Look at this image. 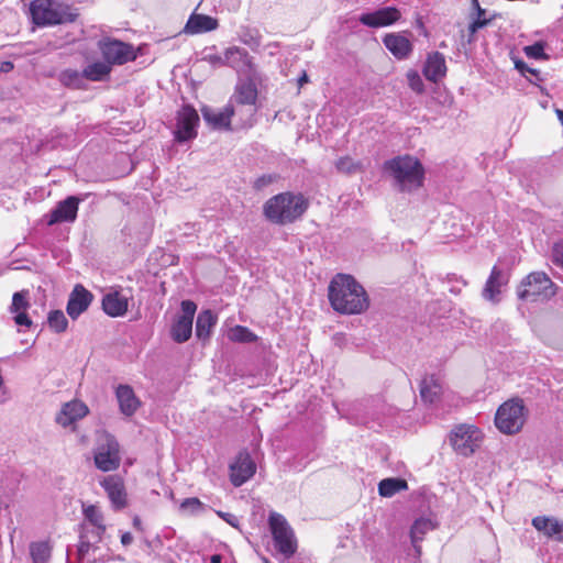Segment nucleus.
Wrapping results in <instances>:
<instances>
[{
	"label": "nucleus",
	"instance_id": "1",
	"mask_svg": "<svg viewBox=\"0 0 563 563\" xmlns=\"http://www.w3.org/2000/svg\"><path fill=\"white\" fill-rule=\"evenodd\" d=\"M85 521L81 525L76 561L67 554L66 563H103L109 548L101 545L106 532L104 518L97 506L84 508Z\"/></svg>",
	"mask_w": 563,
	"mask_h": 563
},
{
	"label": "nucleus",
	"instance_id": "2",
	"mask_svg": "<svg viewBox=\"0 0 563 563\" xmlns=\"http://www.w3.org/2000/svg\"><path fill=\"white\" fill-rule=\"evenodd\" d=\"M331 307L342 314H358L369 306L364 287L347 274H336L328 287Z\"/></svg>",
	"mask_w": 563,
	"mask_h": 563
},
{
	"label": "nucleus",
	"instance_id": "3",
	"mask_svg": "<svg viewBox=\"0 0 563 563\" xmlns=\"http://www.w3.org/2000/svg\"><path fill=\"white\" fill-rule=\"evenodd\" d=\"M383 169L399 191L411 192L423 185L424 168L421 162L411 155L388 159L384 163Z\"/></svg>",
	"mask_w": 563,
	"mask_h": 563
},
{
	"label": "nucleus",
	"instance_id": "4",
	"mask_svg": "<svg viewBox=\"0 0 563 563\" xmlns=\"http://www.w3.org/2000/svg\"><path fill=\"white\" fill-rule=\"evenodd\" d=\"M309 207L302 194L282 192L269 198L263 207L265 218L278 225L294 223L300 219Z\"/></svg>",
	"mask_w": 563,
	"mask_h": 563
},
{
	"label": "nucleus",
	"instance_id": "5",
	"mask_svg": "<svg viewBox=\"0 0 563 563\" xmlns=\"http://www.w3.org/2000/svg\"><path fill=\"white\" fill-rule=\"evenodd\" d=\"M554 284L543 272H532L526 276L517 289L520 300L536 302L553 296Z\"/></svg>",
	"mask_w": 563,
	"mask_h": 563
},
{
	"label": "nucleus",
	"instance_id": "6",
	"mask_svg": "<svg viewBox=\"0 0 563 563\" xmlns=\"http://www.w3.org/2000/svg\"><path fill=\"white\" fill-rule=\"evenodd\" d=\"M269 529L273 536L275 549L284 556L290 559L297 551V540L294 530L285 517L272 512L268 518Z\"/></svg>",
	"mask_w": 563,
	"mask_h": 563
},
{
	"label": "nucleus",
	"instance_id": "7",
	"mask_svg": "<svg viewBox=\"0 0 563 563\" xmlns=\"http://www.w3.org/2000/svg\"><path fill=\"white\" fill-rule=\"evenodd\" d=\"M525 406L522 400L512 399L503 404L495 417L496 427L506 434L520 431L525 423Z\"/></svg>",
	"mask_w": 563,
	"mask_h": 563
},
{
	"label": "nucleus",
	"instance_id": "8",
	"mask_svg": "<svg viewBox=\"0 0 563 563\" xmlns=\"http://www.w3.org/2000/svg\"><path fill=\"white\" fill-rule=\"evenodd\" d=\"M483 440L482 431L474 424H459L450 434L453 450L463 456L472 455L479 448Z\"/></svg>",
	"mask_w": 563,
	"mask_h": 563
},
{
	"label": "nucleus",
	"instance_id": "9",
	"mask_svg": "<svg viewBox=\"0 0 563 563\" xmlns=\"http://www.w3.org/2000/svg\"><path fill=\"white\" fill-rule=\"evenodd\" d=\"M93 460L96 467L102 472L115 471L120 466V445L113 435L104 433L99 438Z\"/></svg>",
	"mask_w": 563,
	"mask_h": 563
},
{
	"label": "nucleus",
	"instance_id": "10",
	"mask_svg": "<svg viewBox=\"0 0 563 563\" xmlns=\"http://www.w3.org/2000/svg\"><path fill=\"white\" fill-rule=\"evenodd\" d=\"M29 11L32 22L37 26L56 25L67 21L65 11L54 0H33Z\"/></svg>",
	"mask_w": 563,
	"mask_h": 563
},
{
	"label": "nucleus",
	"instance_id": "11",
	"mask_svg": "<svg viewBox=\"0 0 563 563\" xmlns=\"http://www.w3.org/2000/svg\"><path fill=\"white\" fill-rule=\"evenodd\" d=\"M97 46L103 60H106L111 67L113 65L126 64L137 57L133 45L120 40L103 37L98 41Z\"/></svg>",
	"mask_w": 563,
	"mask_h": 563
},
{
	"label": "nucleus",
	"instance_id": "12",
	"mask_svg": "<svg viewBox=\"0 0 563 563\" xmlns=\"http://www.w3.org/2000/svg\"><path fill=\"white\" fill-rule=\"evenodd\" d=\"M180 307L181 314L175 320L170 329V336L176 343H185L190 339L197 310V305L191 300H183Z\"/></svg>",
	"mask_w": 563,
	"mask_h": 563
},
{
	"label": "nucleus",
	"instance_id": "13",
	"mask_svg": "<svg viewBox=\"0 0 563 563\" xmlns=\"http://www.w3.org/2000/svg\"><path fill=\"white\" fill-rule=\"evenodd\" d=\"M199 115L194 107L186 104L177 113L175 140L179 143L192 140L197 136Z\"/></svg>",
	"mask_w": 563,
	"mask_h": 563
},
{
	"label": "nucleus",
	"instance_id": "14",
	"mask_svg": "<svg viewBox=\"0 0 563 563\" xmlns=\"http://www.w3.org/2000/svg\"><path fill=\"white\" fill-rule=\"evenodd\" d=\"M85 197L68 196L66 199L59 201L56 207L49 212L47 224L54 225L63 222H74L77 219L78 207Z\"/></svg>",
	"mask_w": 563,
	"mask_h": 563
},
{
	"label": "nucleus",
	"instance_id": "15",
	"mask_svg": "<svg viewBox=\"0 0 563 563\" xmlns=\"http://www.w3.org/2000/svg\"><path fill=\"white\" fill-rule=\"evenodd\" d=\"M401 18L400 11L396 7H384L373 12L362 13L358 21L368 27H384L395 24Z\"/></svg>",
	"mask_w": 563,
	"mask_h": 563
},
{
	"label": "nucleus",
	"instance_id": "16",
	"mask_svg": "<svg viewBox=\"0 0 563 563\" xmlns=\"http://www.w3.org/2000/svg\"><path fill=\"white\" fill-rule=\"evenodd\" d=\"M255 471L256 465L249 452H240L230 465V481L234 487H240L255 474Z\"/></svg>",
	"mask_w": 563,
	"mask_h": 563
},
{
	"label": "nucleus",
	"instance_id": "17",
	"mask_svg": "<svg viewBox=\"0 0 563 563\" xmlns=\"http://www.w3.org/2000/svg\"><path fill=\"white\" fill-rule=\"evenodd\" d=\"M114 510H122L128 506V495L123 479L118 475H108L100 481Z\"/></svg>",
	"mask_w": 563,
	"mask_h": 563
},
{
	"label": "nucleus",
	"instance_id": "18",
	"mask_svg": "<svg viewBox=\"0 0 563 563\" xmlns=\"http://www.w3.org/2000/svg\"><path fill=\"white\" fill-rule=\"evenodd\" d=\"M257 99V89L252 81H241L235 87V92L229 103H238L245 108V121L256 113L255 102Z\"/></svg>",
	"mask_w": 563,
	"mask_h": 563
},
{
	"label": "nucleus",
	"instance_id": "19",
	"mask_svg": "<svg viewBox=\"0 0 563 563\" xmlns=\"http://www.w3.org/2000/svg\"><path fill=\"white\" fill-rule=\"evenodd\" d=\"M238 111L239 110L234 108L233 103H228L222 109H214L208 106L201 108L203 120L214 130H229L231 119Z\"/></svg>",
	"mask_w": 563,
	"mask_h": 563
},
{
	"label": "nucleus",
	"instance_id": "20",
	"mask_svg": "<svg viewBox=\"0 0 563 563\" xmlns=\"http://www.w3.org/2000/svg\"><path fill=\"white\" fill-rule=\"evenodd\" d=\"M228 66L233 68L239 75L251 78L255 75L253 58L247 51L236 46L227 48Z\"/></svg>",
	"mask_w": 563,
	"mask_h": 563
},
{
	"label": "nucleus",
	"instance_id": "21",
	"mask_svg": "<svg viewBox=\"0 0 563 563\" xmlns=\"http://www.w3.org/2000/svg\"><path fill=\"white\" fill-rule=\"evenodd\" d=\"M509 282V274L507 271H504L497 266L492 268L490 275L486 280L485 287L482 291V296L484 299L496 303L499 302V295L501 292V288L506 286Z\"/></svg>",
	"mask_w": 563,
	"mask_h": 563
},
{
	"label": "nucleus",
	"instance_id": "22",
	"mask_svg": "<svg viewBox=\"0 0 563 563\" xmlns=\"http://www.w3.org/2000/svg\"><path fill=\"white\" fill-rule=\"evenodd\" d=\"M383 44L399 60L407 59L413 49L406 33H388L383 37Z\"/></svg>",
	"mask_w": 563,
	"mask_h": 563
},
{
	"label": "nucleus",
	"instance_id": "23",
	"mask_svg": "<svg viewBox=\"0 0 563 563\" xmlns=\"http://www.w3.org/2000/svg\"><path fill=\"white\" fill-rule=\"evenodd\" d=\"M92 294L82 285H76L69 295L66 311L71 319H77L92 301Z\"/></svg>",
	"mask_w": 563,
	"mask_h": 563
},
{
	"label": "nucleus",
	"instance_id": "24",
	"mask_svg": "<svg viewBox=\"0 0 563 563\" xmlns=\"http://www.w3.org/2000/svg\"><path fill=\"white\" fill-rule=\"evenodd\" d=\"M27 296L29 292L25 290L16 291L12 296L10 312L13 314V320L19 327L30 328L33 324L26 312L30 308Z\"/></svg>",
	"mask_w": 563,
	"mask_h": 563
},
{
	"label": "nucleus",
	"instance_id": "25",
	"mask_svg": "<svg viewBox=\"0 0 563 563\" xmlns=\"http://www.w3.org/2000/svg\"><path fill=\"white\" fill-rule=\"evenodd\" d=\"M88 411V407L79 400L66 402L57 413L56 422L64 428L69 427L87 416Z\"/></svg>",
	"mask_w": 563,
	"mask_h": 563
},
{
	"label": "nucleus",
	"instance_id": "26",
	"mask_svg": "<svg viewBox=\"0 0 563 563\" xmlns=\"http://www.w3.org/2000/svg\"><path fill=\"white\" fill-rule=\"evenodd\" d=\"M423 76L431 82H438L446 74L445 57L442 53L433 52L428 55L422 69Z\"/></svg>",
	"mask_w": 563,
	"mask_h": 563
},
{
	"label": "nucleus",
	"instance_id": "27",
	"mask_svg": "<svg viewBox=\"0 0 563 563\" xmlns=\"http://www.w3.org/2000/svg\"><path fill=\"white\" fill-rule=\"evenodd\" d=\"M115 396L120 411L126 417L134 415L141 405L134 390L129 385H119L115 390Z\"/></svg>",
	"mask_w": 563,
	"mask_h": 563
},
{
	"label": "nucleus",
	"instance_id": "28",
	"mask_svg": "<svg viewBox=\"0 0 563 563\" xmlns=\"http://www.w3.org/2000/svg\"><path fill=\"white\" fill-rule=\"evenodd\" d=\"M532 526L549 538L563 540V522L556 518L539 516L532 519Z\"/></svg>",
	"mask_w": 563,
	"mask_h": 563
},
{
	"label": "nucleus",
	"instance_id": "29",
	"mask_svg": "<svg viewBox=\"0 0 563 563\" xmlns=\"http://www.w3.org/2000/svg\"><path fill=\"white\" fill-rule=\"evenodd\" d=\"M128 299L118 291L108 292L102 298V309L110 317H121L128 311Z\"/></svg>",
	"mask_w": 563,
	"mask_h": 563
},
{
	"label": "nucleus",
	"instance_id": "30",
	"mask_svg": "<svg viewBox=\"0 0 563 563\" xmlns=\"http://www.w3.org/2000/svg\"><path fill=\"white\" fill-rule=\"evenodd\" d=\"M218 27V21L214 18L205 14H191L185 25V32L188 34H199L213 31Z\"/></svg>",
	"mask_w": 563,
	"mask_h": 563
},
{
	"label": "nucleus",
	"instance_id": "31",
	"mask_svg": "<svg viewBox=\"0 0 563 563\" xmlns=\"http://www.w3.org/2000/svg\"><path fill=\"white\" fill-rule=\"evenodd\" d=\"M443 393L441 380L435 375L426 376L420 383V397L424 402L433 404Z\"/></svg>",
	"mask_w": 563,
	"mask_h": 563
},
{
	"label": "nucleus",
	"instance_id": "32",
	"mask_svg": "<svg viewBox=\"0 0 563 563\" xmlns=\"http://www.w3.org/2000/svg\"><path fill=\"white\" fill-rule=\"evenodd\" d=\"M217 317L211 310L201 311L196 320V335L199 340L209 338L211 329L216 325Z\"/></svg>",
	"mask_w": 563,
	"mask_h": 563
},
{
	"label": "nucleus",
	"instance_id": "33",
	"mask_svg": "<svg viewBox=\"0 0 563 563\" xmlns=\"http://www.w3.org/2000/svg\"><path fill=\"white\" fill-rule=\"evenodd\" d=\"M111 69L112 67L106 60L95 62L82 70V77L91 81H101L110 75Z\"/></svg>",
	"mask_w": 563,
	"mask_h": 563
},
{
	"label": "nucleus",
	"instance_id": "34",
	"mask_svg": "<svg viewBox=\"0 0 563 563\" xmlns=\"http://www.w3.org/2000/svg\"><path fill=\"white\" fill-rule=\"evenodd\" d=\"M32 563H47L52 556L49 541H34L29 545Z\"/></svg>",
	"mask_w": 563,
	"mask_h": 563
},
{
	"label": "nucleus",
	"instance_id": "35",
	"mask_svg": "<svg viewBox=\"0 0 563 563\" xmlns=\"http://www.w3.org/2000/svg\"><path fill=\"white\" fill-rule=\"evenodd\" d=\"M407 482L398 477H388L382 479L378 484V493L382 497H391L395 494L407 489Z\"/></svg>",
	"mask_w": 563,
	"mask_h": 563
},
{
	"label": "nucleus",
	"instance_id": "36",
	"mask_svg": "<svg viewBox=\"0 0 563 563\" xmlns=\"http://www.w3.org/2000/svg\"><path fill=\"white\" fill-rule=\"evenodd\" d=\"M433 529V525L430 519L420 518L417 519L411 529H410V538L413 547L416 548L417 552H419V548L417 545L418 541L422 540V537L430 530Z\"/></svg>",
	"mask_w": 563,
	"mask_h": 563
},
{
	"label": "nucleus",
	"instance_id": "37",
	"mask_svg": "<svg viewBox=\"0 0 563 563\" xmlns=\"http://www.w3.org/2000/svg\"><path fill=\"white\" fill-rule=\"evenodd\" d=\"M492 19L485 18L484 15H479L478 12L475 13V15H472V21L468 24V35H467V43L472 44L476 41V33L487 26L490 23Z\"/></svg>",
	"mask_w": 563,
	"mask_h": 563
},
{
	"label": "nucleus",
	"instance_id": "38",
	"mask_svg": "<svg viewBox=\"0 0 563 563\" xmlns=\"http://www.w3.org/2000/svg\"><path fill=\"white\" fill-rule=\"evenodd\" d=\"M179 510L186 515H198L206 510V505L197 497L185 498Z\"/></svg>",
	"mask_w": 563,
	"mask_h": 563
},
{
	"label": "nucleus",
	"instance_id": "39",
	"mask_svg": "<svg viewBox=\"0 0 563 563\" xmlns=\"http://www.w3.org/2000/svg\"><path fill=\"white\" fill-rule=\"evenodd\" d=\"M47 322L49 328L57 332H64L67 329L68 321L62 310H53L48 313Z\"/></svg>",
	"mask_w": 563,
	"mask_h": 563
},
{
	"label": "nucleus",
	"instance_id": "40",
	"mask_svg": "<svg viewBox=\"0 0 563 563\" xmlns=\"http://www.w3.org/2000/svg\"><path fill=\"white\" fill-rule=\"evenodd\" d=\"M230 338L238 342H252L255 340V335L247 328L236 325L231 330Z\"/></svg>",
	"mask_w": 563,
	"mask_h": 563
},
{
	"label": "nucleus",
	"instance_id": "41",
	"mask_svg": "<svg viewBox=\"0 0 563 563\" xmlns=\"http://www.w3.org/2000/svg\"><path fill=\"white\" fill-rule=\"evenodd\" d=\"M525 54L534 59H548L549 56L544 53V43L536 42L532 45H528L523 48Z\"/></svg>",
	"mask_w": 563,
	"mask_h": 563
},
{
	"label": "nucleus",
	"instance_id": "42",
	"mask_svg": "<svg viewBox=\"0 0 563 563\" xmlns=\"http://www.w3.org/2000/svg\"><path fill=\"white\" fill-rule=\"evenodd\" d=\"M335 167L339 172L352 174V173H355L360 168V164L354 162L353 158H351L349 156H344L336 161Z\"/></svg>",
	"mask_w": 563,
	"mask_h": 563
},
{
	"label": "nucleus",
	"instance_id": "43",
	"mask_svg": "<svg viewBox=\"0 0 563 563\" xmlns=\"http://www.w3.org/2000/svg\"><path fill=\"white\" fill-rule=\"evenodd\" d=\"M82 74L74 69H66L60 75V80L66 86L78 87L81 82Z\"/></svg>",
	"mask_w": 563,
	"mask_h": 563
},
{
	"label": "nucleus",
	"instance_id": "44",
	"mask_svg": "<svg viewBox=\"0 0 563 563\" xmlns=\"http://www.w3.org/2000/svg\"><path fill=\"white\" fill-rule=\"evenodd\" d=\"M202 60L208 62L213 67L228 66L227 49L223 54L206 53Z\"/></svg>",
	"mask_w": 563,
	"mask_h": 563
},
{
	"label": "nucleus",
	"instance_id": "45",
	"mask_svg": "<svg viewBox=\"0 0 563 563\" xmlns=\"http://www.w3.org/2000/svg\"><path fill=\"white\" fill-rule=\"evenodd\" d=\"M526 78L529 82H531L532 85H536L542 93L548 95L544 87H542L540 85L541 82H543L545 80V78L539 69H536V68L529 69V73L527 74Z\"/></svg>",
	"mask_w": 563,
	"mask_h": 563
},
{
	"label": "nucleus",
	"instance_id": "46",
	"mask_svg": "<svg viewBox=\"0 0 563 563\" xmlns=\"http://www.w3.org/2000/svg\"><path fill=\"white\" fill-rule=\"evenodd\" d=\"M234 108L238 109L239 111L236 112V114L233 117V118H238V126L240 128H246V126H252L253 125V122H254V117L250 118L247 121H245V108H242L241 106H239L238 103H233Z\"/></svg>",
	"mask_w": 563,
	"mask_h": 563
},
{
	"label": "nucleus",
	"instance_id": "47",
	"mask_svg": "<svg viewBox=\"0 0 563 563\" xmlns=\"http://www.w3.org/2000/svg\"><path fill=\"white\" fill-rule=\"evenodd\" d=\"M552 261L563 267V242L555 243L552 249Z\"/></svg>",
	"mask_w": 563,
	"mask_h": 563
},
{
	"label": "nucleus",
	"instance_id": "48",
	"mask_svg": "<svg viewBox=\"0 0 563 563\" xmlns=\"http://www.w3.org/2000/svg\"><path fill=\"white\" fill-rule=\"evenodd\" d=\"M409 85L416 92L423 91V82L417 73L408 74Z\"/></svg>",
	"mask_w": 563,
	"mask_h": 563
},
{
	"label": "nucleus",
	"instance_id": "49",
	"mask_svg": "<svg viewBox=\"0 0 563 563\" xmlns=\"http://www.w3.org/2000/svg\"><path fill=\"white\" fill-rule=\"evenodd\" d=\"M274 180H275V176L263 175L254 181V187L257 190H261V189L265 188L266 186L271 185Z\"/></svg>",
	"mask_w": 563,
	"mask_h": 563
},
{
	"label": "nucleus",
	"instance_id": "50",
	"mask_svg": "<svg viewBox=\"0 0 563 563\" xmlns=\"http://www.w3.org/2000/svg\"><path fill=\"white\" fill-rule=\"evenodd\" d=\"M515 67L525 77H527L529 69H531L523 60L515 62Z\"/></svg>",
	"mask_w": 563,
	"mask_h": 563
},
{
	"label": "nucleus",
	"instance_id": "51",
	"mask_svg": "<svg viewBox=\"0 0 563 563\" xmlns=\"http://www.w3.org/2000/svg\"><path fill=\"white\" fill-rule=\"evenodd\" d=\"M218 515L224 519L229 525L235 527L238 525V518L232 515V514H229V512H218Z\"/></svg>",
	"mask_w": 563,
	"mask_h": 563
},
{
	"label": "nucleus",
	"instance_id": "52",
	"mask_svg": "<svg viewBox=\"0 0 563 563\" xmlns=\"http://www.w3.org/2000/svg\"><path fill=\"white\" fill-rule=\"evenodd\" d=\"M133 541V537L130 532H124L122 536H121V543L124 545V547H128L132 543Z\"/></svg>",
	"mask_w": 563,
	"mask_h": 563
},
{
	"label": "nucleus",
	"instance_id": "53",
	"mask_svg": "<svg viewBox=\"0 0 563 563\" xmlns=\"http://www.w3.org/2000/svg\"><path fill=\"white\" fill-rule=\"evenodd\" d=\"M473 7L475 8L476 12H478L479 15H484L486 13L485 9L481 8L478 0H472Z\"/></svg>",
	"mask_w": 563,
	"mask_h": 563
},
{
	"label": "nucleus",
	"instance_id": "54",
	"mask_svg": "<svg viewBox=\"0 0 563 563\" xmlns=\"http://www.w3.org/2000/svg\"><path fill=\"white\" fill-rule=\"evenodd\" d=\"M12 68H13V65H12V63H11V62H4V63H2V65H1V70H2V71H9V70H11Z\"/></svg>",
	"mask_w": 563,
	"mask_h": 563
},
{
	"label": "nucleus",
	"instance_id": "55",
	"mask_svg": "<svg viewBox=\"0 0 563 563\" xmlns=\"http://www.w3.org/2000/svg\"><path fill=\"white\" fill-rule=\"evenodd\" d=\"M306 82H308V76L306 73H303L298 79V85L301 87Z\"/></svg>",
	"mask_w": 563,
	"mask_h": 563
},
{
	"label": "nucleus",
	"instance_id": "56",
	"mask_svg": "<svg viewBox=\"0 0 563 563\" xmlns=\"http://www.w3.org/2000/svg\"><path fill=\"white\" fill-rule=\"evenodd\" d=\"M141 525H142L141 519H140L137 516H136V517H134V519H133V526H134L135 528H137V529H141Z\"/></svg>",
	"mask_w": 563,
	"mask_h": 563
},
{
	"label": "nucleus",
	"instance_id": "57",
	"mask_svg": "<svg viewBox=\"0 0 563 563\" xmlns=\"http://www.w3.org/2000/svg\"><path fill=\"white\" fill-rule=\"evenodd\" d=\"M555 113H556L559 120L561 121V123L563 124V110L556 109Z\"/></svg>",
	"mask_w": 563,
	"mask_h": 563
},
{
	"label": "nucleus",
	"instance_id": "58",
	"mask_svg": "<svg viewBox=\"0 0 563 563\" xmlns=\"http://www.w3.org/2000/svg\"><path fill=\"white\" fill-rule=\"evenodd\" d=\"M211 563H221V558L220 555H212L211 556Z\"/></svg>",
	"mask_w": 563,
	"mask_h": 563
}]
</instances>
